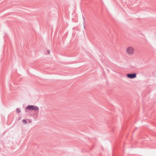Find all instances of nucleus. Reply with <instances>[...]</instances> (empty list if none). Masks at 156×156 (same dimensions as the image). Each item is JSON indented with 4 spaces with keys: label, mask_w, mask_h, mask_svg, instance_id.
I'll list each match as a JSON object with an SVG mask.
<instances>
[{
    "label": "nucleus",
    "mask_w": 156,
    "mask_h": 156,
    "mask_svg": "<svg viewBox=\"0 0 156 156\" xmlns=\"http://www.w3.org/2000/svg\"><path fill=\"white\" fill-rule=\"evenodd\" d=\"M135 48L132 46H128L126 49V54L129 56H132L133 55L135 52Z\"/></svg>",
    "instance_id": "obj_1"
},
{
    "label": "nucleus",
    "mask_w": 156,
    "mask_h": 156,
    "mask_svg": "<svg viewBox=\"0 0 156 156\" xmlns=\"http://www.w3.org/2000/svg\"><path fill=\"white\" fill-rule=\"evenodd\" d=\"M26 109L29 110L38 111L39 110V108L37 106L31 105L28 106L26 108Z\"/></svg>",
    "instance_id": "obj_2"
},
{
    "label": "nucleus",
    "mask_w": 156,
    "mask_h": 156,
    "mask_svg": "<svg viewBox=\"0 0 156 156\" xmlns=\"http://www.w3.org/2000/svg\"><path fill=\"white\" fill-rule=\"evenodd\" d=\"M127 77L130 79H133L135 78L136 76V74H129L127 75Z\"/></svg>",
    "instance_id": "obj_3"
},
{
    "label": "nucleus",
    "mask_w": 156,
    "mask_h": 156,
    "mask_svg": "<svg viewBox=\"0 0 156 156\" xmlns=\"http://www.w3.org/2000/svg\"><path fill=\"white\" fill-rule=\"evenodd\" d=\"M22 122L23 123L25 124H26L27 123V121L25 120V119L23 120L22 121Z\"/></svg>",
    "instance_id": "obj_4"
},
{
    "label": "nucleus",
    "mask_w": 156,
    "mask_h": 156,
    "mask_svg": "<svg viewBox=\"0 0 156 156\" xmlns=\"http://www.w3.org/2000/svg\"><path fill=\"white\" fill-rule=\"evenodd\" d=\"M16 110V112L17 113H18L20 112V109H19V108H17Z\"/></svg>",
    "instance_id": "obj_5"
},
{
    "label": "nucleus",
    "mask_w": 156,
    "mask_h": 156,
    "mask_svg": "<svg viewBox=\"0 0 156 156\" xmlns=\"http://www.w3.org/2000/svg\"><path fill=\"white\" fill-rule=\"evenodd\" d=\"M47 52L48 54H50V51L49 50H47Z\"/></svg>",
    "instance_id": "obj_6"
}]
</instances>
